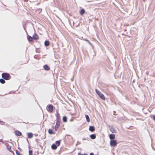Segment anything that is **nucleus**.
Returning <instances> with one entry per match:
<instances>
[{
  "mask_svg": "<svg viewBox=\"0 0 155 155\" xmlns=\"http://www.w3.org/2000/svg\"><path fill=\"white\" fill-rule=\"evenodd\" d=\"M79 143V142H78L76 144V145H77L78 144V143Z\"/></svg>",
  "mask_w": 155,
  "mask_h": 155,
  "instance_id": "2f4dec72",
  "label": "nucleus"
},
{
  "mask_svg": "<svg viewBox=\"0 0 155 155\" xmlns=\"http://www.w3.org/2000/svg\"><path fill=\"white\" fill-rule=\"evenodd\" d=\"M48 132L50 134H53V132L51 129H49L48 130Z\"/></svg>",
  "mask_w": 155,
  "mask_h": 155,
  "instance_id": "4be33fe9",
  "label": "nucleus"
},
{
  "mask_svg": "<svg viewBox=\"0 0 155 155\" xmlns=\"http://www.w3.org/2000/svg\"><path fill=\"white\" fill-rule=\"evenodd\" d=\"M16 153L17 155H21V153L17 150H16Z\"/></svg>",
  "mask_w": 155,
  "mask_h": 155,
  "instance_id": "393cba45",
  "label": "nucleus"
},
{
  "mask_svg": "<svg viewBox=\"0 0 155 155\" xmlns=\"http://www.w3.org/2000/svg\"><path fill=\"white\" fill-rule=\"evenodd\" d=\"M109 138L111 140H113L115 138V135L114 134H111L109 135Z\"/></svg>",
  "mask_w": 155,
  "mask_h": 155,
  "instance_id": "6e6552de",
  "label": "nucleus"
},
{
  "mask_svg": "<svg viewBox=\"0 0 155 155\" xmlns=\"http://www.w3.org/2000/svg\"><path fill=\"white\" fill-rule=\"evenodd\" d=\"M110 130L111 131L112 133H116V131L115 130V129H114L113 128H111Z\"/></svg>",
  "mask_w": 155,
  "mask_h": 155,
  "instance_id": "5701e85b",
  "label": "nucleus"
},
{
  "mask_svg": "<svg viewBox=\"0 0 155 155\" xmlns=\"http://www.w3.org/2000/svg\"><path fill=\"white\" fill-rule=\"evenodd\" d=\"M33 39L35 40H36L38 39V35H36L35 34L33 35Z\"/></svg>",
  "mask_w": 155,
  "mask_h": 155,
  "instance_id": "9d476101",
  "label": "nucleus"
},
{
  "mask_svg": "<svg viewBox=\"0 0 155 155\" xmlns=\"http://www.w3.org/2000/svg\"><path fill=\"white\" fill-rule=\"evenodd\" d=\"M90 137L91 139H94L96 138V136L94 134H91L90 135Z\"/></svg>",
  "mask_w": 155,
  "mask_h": 155,
  "instance_id": "f3484780",
  "label": "nucleus"
},
{
  "mask_svg": "<svg viewBox=\"0 0 155 155\" xmlns=\"http://www.w3.org/2000/svg\"><path fill=\"white\" fill-rule=\"evenodd\" d=\"M8 150L10 152H12V151L11 150V148L10 146H8V147H7Z\"/></svg>",
  "mask_w": 155,
  "mask_h": 155,
  "instance_id": "412c9836",
  "label": "nucleus"
},
{
  "mask_svg": "<svg viewBox=\"0 0 155 155\" xmlns=\"http://www.w3.org/2000/svg\"><path fill=\"white\" fill-rule=\"evenodd\" d=\"M44 68L46 70H48L50 69L49 68L47 65H45L44 66Z\"/></svg>",
  "mask_w": 155,
  "mask_h": 155,
  "instance_id": "f8f14e48",
  "label": "nucleus"
},
{
  "mask_svg": "<svg viewBox=\"0 0 155 155\" xmlns=\"http://www.w3.org/2000/svg\"><path fill=\"white\" fill-rule=\"evenodd\" d=\"M89 130L91 132L94 131L95 130L94 127L92 126H90Z\"/></svg>",
  "mask_w": 155,
  "mask_h": 155,
  "instance_id": "1a4fd4ad",
  "label": "nucleus"
},
{
  "mask_svg": "<svg viewBox=\"0 0 155 155\" xmlns=\"http://www.w3.org/2000/svg\"><path fill=\"white\" fill-rule=\"evenodd\" d=\"M51 148L53 150L56 149L57 148L56 145L55 144H53L51 146Z\"/></svg>",
  "mask_w": 155,
  "mask_h": 155,
  "instance_id": "ddd939ff",
  "label": "nucleus"
},
{
  "mask_svg": "<svg viewBox=\"0 0 155 155\" xmlns=\"http://www.w3.org/2000/svg\"><path fill=\"white\" fill-rule=\"evenodd\" d=\"M85 117L87 121L88 122H89L90 121V119H89L88 116L87 115H85Z\"/></svg>",
  "mask_w": 155,
  "mask_h": 155,
  "instance_id": "a211bd4d",
  "label": "nucleus"
},
{
  "mask_svg": "<svg viewBox=\"0 0 155 155\" xmlns=\"http://www.w3.org/2000/svg\"><path fill=\"white\" fill-rule=\"evenodd\" d=\"M2 140H0V142H2Z\"/></svg>",
  "mask_w": 155,
  "mask_h": 155,
  "instance_id": "7c9ffc66",
  "label": "nucleus"
},
{
  "mask_svg": "<svg viewBox=\"0 0 155 155\" xmlns=\"http://www.w3.org/2000/svg\"><path fill=\"white\" fill-rule=\"evenodd\" d=\"M90 155H94V154L93 153H91L90 154Z\"/></svg>",
  "mask_w": 155,
  "mask_h": 155,
  "instance_id": "cd10ccee",
  "label": "nucleus"
},
{
  "mask_svg": "<svg viewBox=\"0 0 155 155\" xmlns=\"http://www.w3.org/2000/svg\"><path fill=\"white\" fill-rule=\"evenodd\" d=\"M63 121L65 122H67V117H66V116L63 117Z\"/></svg>",
  "mask_w": 155,
  "mask_h": 155,
  "instance_id": "dca6fc26",
  "label": "nucleus"
},
{
  "mask_svg": "<svg viewBox=\"0 0 155 155\" xmlns=\"http://www.w3.org/2000/svg\"><path fill=\"white\" fill-rule=\"evenodd\" d=\"M81 155H84V154H81Z\"/></svg>",
  "mask_w": 155,
  "mask_h": 155,
  "instance_id": "72a5a7b5",
  "label": "nucleus"
},
{
  "mask_svg": "<svg viewBox=\"0 0 155 155\" xmlns=\"http://www.w3.org/2000/svg\"><path fill=\"white\" fill-rule=\"evenodd\" d=\"M56 144L58 145V146H59L60 145V142L58 141H57L56 142Z\"/></svg>",
  "mask_w": 155,
  "mask_h": 155,
  "instance_id": "b1692460",
  "label": "nucleus"
},
{
  "mask_svg": "<svg viewBox=\"0 0 155 155\" xmlns=\"http://www.w3.org/2000/svg\"><path fill=\"white\" fill-rule=\"evenodd\" d=\"M97 94L99 95L100 97L103 100H105V97L104 94L101 93V92L97 90V89L95 90Z\"/></svg>",
  "mask_w": 155,
  "mask_h": 155,
  "instance_id": "f257e3e1",
  "label": "nucleus"
},
{
  "mask_svg": "<svg viewBox=\"0 0 155 155\" xmlns=\"http://www.w3.org/2000/svg\"><path fill=\"white\" fill-rule=\"evenodd\" d=\"M15 134L16 135L18 136H20L21 135V133L19 131H15Z\"/></svg>",
  "mask_w": 155,
  "mask_h": 155,
  "instance_id": "0eeeda50",
  "label": "nucleus"
},
{
  "mask_svg": "<svg viewBox=\"0 0 155 155\" xmlns=\"http://www.w3.org/2000/svg\"><path fill=\"white\" fill-rule=\"evenodd\" d=\"M53 127L54 128V126H53Z\"/></svg>",
  "mask_w": 155,
  "mask_h": 155,
  "instance_id": "473e14b6",
  "label": "nucleus"
},
{
  "mask_svg": "<svg viewBox=\"0 0 155 155\" xmlns=\"http://www.w3.org/2000/svg\"><path fill=\"white\" fill-rule=\"evenodd\" d=\"M2 77L3 78L7 80L10 79V75L9 74L6 73H3L2 74Z\"/></svg>",
  "mask_w": 155,
  "mask_h": 155,
  "instance_id": "f03ea898",
  "label": "nucleus"
},
{
  "mask_svg": "<svg viewBox=\"0 0 155 155\" xmlns=\"http://www.w3.org/2000/svg\"><path fill=\"white\" fill-rule=\"evenodd\" d=\"M29 155H32V151L31 150H30L29 151Z\"/></svg>",
  "mask_w": 155,
  "mask_h": 155,
  "instance_id": "a878e982",
  "label": "nucleus"
},
{
  "mask_svg": "<svg viewBox=\"0 0 155 155\" xmlns=\"http://www.w3.org/2000/svg\"><path fill=\"white\" fill-rule=\"evenodd\" d=\"M33 134L32 133H30L28 134V137L29 138H31L33 137Z\"/></svg>",
  "mask_w": 155,
  "mask_h": 155,
  "instance_id": "4468645a",
  "label": "nucleus"
},
{
  "mask_svg": "<svg viewBox=\"0 0 155 155\" xmlns=\"http://www.w3.org/2000/svg\"><path fill=\"white\" fill-rule=\"evenodd\" d=\"M84 155H88L87 154H86V153H84Z\"/></svg>",
  "mask_w": 155,
  "mask_h": 155,
  "instance_id": "c756f323",
  "label": "nucleus"
},
{
  "mask_svg": "<svg viewBox=\"0 0 155 155\" xmlns=\"http://www.w3.org/2000/svg\"><path fill=\"white\" fill-rule=\"evenodd\" d=\"M56 116L57 117V120H60V115L57 111V113L56 114Z\"/></svg>",
  "mask_w": 155,
  "mask_h": 155,
  "instance_id": "423d86ee",
  "label": "nucleus"
},
{
  "mask_svg": "<svg viewBox=\"0 0 155 155\" xmlns=\"http://www.w3.org/2000/svg\"><path fill=\"white\" fill-rule=\"evenodd\" d=\"M60 124V120H57V121L56 122V124L55 126V131H57L58 128L59 127V126Z\"/></svg>",
  "mask_w": 155,
  "mask_h": 155,
  "instance_id": "20e7f679",
  "label": "nucleus"
},
{
  "mask_svg": "<svg viewBox=\"0 0 155 155\" xmlns=\"http://www.w3.org/2000/svg\"><path fill=\"white\" fill-rule=\"evenodd\" d=\"M153 119L155 121V115L153 116Z\"/></svg>",
  "mask_w": 155,
  "mask_h": 155,
  "instance_id": "bb28decb",
  "label": "nucleus"
},
{
  "mask_svg": "<svg viewBox=\"0 0 155 155\" xmlns=\"http://www.w3.org/2000/svg\"><path fill=\"white\" fill-rule=\"evenodd\" d=\"M53 110V106L52 105H49L48 107V110L49 112H52Z\"/></svg>",
  "mask_w": 155,
  "mask_h": 155,
  "instance_id": "39448f33",
  "label": "nucleus"
},
{
  "mask_svg": "<svg viewBox=\"0 0 155 155\" xmlns=\"http://www.w3.org/2000/svg\"><path fill=\"white\" fill-rule=\"evenodd\" d=\"M45 45L46 46H48L49 45V42L48 41H45Z\"/></svg>",
  "mask_w": 155,
  "mask_h": 155,
  "instance_id": "6ab92c4d",
  "label": "nucleus"
},
{
  "mask_svg": "<svg viewBox=\"0 0 155 155\" xmlns=\"http://www.w3.org/2000/svg\"><path fill=\"white\" fill-rule=\"evenodd\" d=\"M86 41H87L89 44H91V43H90V42H89V41H88V40H86Z\"/></svg>",
  "mask_w": 155,
  "mask_h": 155,
  "instance_id": "c85d7f7f",
  "label": "nucleus"
},
{
  "mask_svg": "<svg viewBox=\"0 0 155 155\" xmlns=\"http://www.w3.org/2000/svg\"><path fill=\"white\" fill-rule=\"evenodd\" d=\"M27 39L29 41H33V38L30 36L28 35L27 36Z\"/></svg>",
  "mask_w": 155,
  "mask_h": 155,
  "instance_id": "9b49d317",
  "label": "nucleus"
},
{
  "mask_svg": "<svg viewBox=\"0 0 155 155\" xmlns=\"http://www.w3.org/2000/svg\"><path fill=\"white\" fill-rule=\"evenodd\" d=\"M0 82L2 84H4L5 82V81L3 79H0Z\"/></svg>",
  "mask_w": 155,
  "mask_h": 155,
  "instance_id": "aec40b11",
  "label": "nucleus"
},
{
  "mask_svg": "<svg viewBox=\"0 0 155 155\" xmlns=\"http://www.w3.org/2000/svg\"><path fill=\"white\" fill-rule=\"evenodd\" d=\"M117 143L115 140H112L110 141V144L111 147H114L117 145Z\"/></svg>",
  "mask_w": 155,
  "mask_h": 155,
  "instance_id": "7ed1b4c3",
  "label": "nucleus"
},
{
  "mask_svg": "<svg viewBox=\"0 0 155 155\" xmlns=\"http://www.w3.org/2000/svg\"><path fill=\"white\" fill-rule=\"evenodd\" d=\"M84 12L85 11L84 9H82L80 12V13L81 15H83Z\"/></svg>",
  "mask_w": 155,
  "mask_h": 155,
  "instance_id": "2eb2a0df",
  "label": "nucleus"
}]
</instances>
